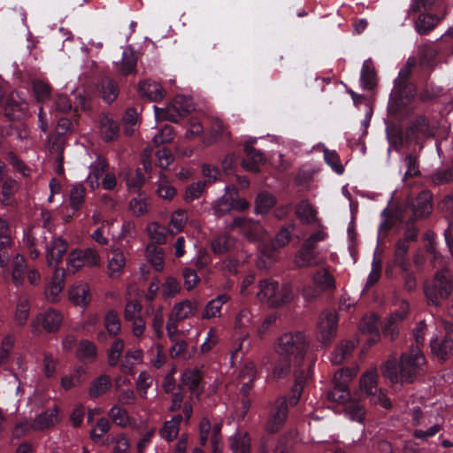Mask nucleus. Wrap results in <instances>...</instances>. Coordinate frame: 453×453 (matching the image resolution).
<instances>
[{
	"mask_svg": "<svg viewBox=\"0 0 453 453\" xmlns=\"http://www.w3.org/2000/svg\"><path fill=\"white\" fill-rule=\"evenodd\" d=\"M308 342L303 332H289L280 335L274 345L278 360L273 373L277 378H284L291 372L292 366L301 365L306 354Z\"/></svg>",
	"mask_w": 453,
	"mask_h": 453,
	"instance_id": "nucleus-1",
	"label": "nucleus"
},
{
	"mask_svg": "<svg viewBox=\"0 0 453 453\" xmlns=\"http://www.w3.org/2000/svg\"><path fill=\"white\" fill-rule=\"evenodd\" d=\"M425 365L426 357L419 347L412 346L408 353L402 354L398 362L395 359L385 362L381 372L383 376L393 384L411 383Z\"/></svg>",
	"mask_w": 453,
	"mask_h": 453,
	"instance_id": "nucleus-2",
	"label": "nucleus"
},
{
	"mask_svg": "<svg viewBox=\"0 0 453 453\" xmlns=\"http://www.w3.org/2000/svg\"><path fill=\"white\" fill-rule=\"evenodd\" d=\"M259 290L257 298L264 303L273 307L280 306L293 299L294 294L289 284L279 285L273 280H263L258 283Z\"/></svg>",
	"mask_w": 453,
	"mask_h": 453,
	"instance_id": "nucleus-3",
	"label": "nucleus"
},
{
	"mask_svg": "<svg viewBox=\"0 0 453 453\" xmlns=\"http://www.w3.org/2000/svg\"><path fill=\"white\" fill-rule=\"evenodd\" d=\"M425 295L430 304L438 306L453 291V276L449 269L440 271L431 283L425 285Z\"/></svg>",
	"mask_w": 453,
	"mask_h": 453,
	"instance_id": "nucleus-4",
	"label": "nucleus"
},
{
	"mask_svg": "<svg viewBox=\"0 0 453 453\" xmlns=\"http://www.w3.org/2000/svg\"><path fill=\"white\" fill-rule=\"evenodd\" d=\"M199 310V303L196 300L186 299L176 303L167 319L166 331L167 334L172 337L175 329H178V322L195 316Z\"/></svg>",
	"mask_w": 453,
	"mask_h": 453,
	"instance_id": "nucleus-5",
	"label": "nucleus"
},
{
	"mask_svg": "<svg viewBox=\"0 0 453 453\" xmlns=\"http://www.w3.org/2000/svg\"><path fill=\"white\" fill-rule=\"evenodd\" d=\"M288 414V406L285 397H278L269 406L268 417L265 429L270 434H276L284 426Z\"/></svg>",
	"mask_w": 453,
	"mask_h": 453,
	"instance_id": "nucleus-6",
	"label": "nucleus"
},
{
	"mask_svg": "<svg viewBox=\"0 0 453 453\" xmlns=\"http://www.w3.org/2000/svg\"><path fill=\"white\" fill-rule=\"evenodd\" d=\"M99 254L94 249H75L73 250L67 257V270L74 273L84 266L91 267L99 265Z\"/></svg>",
	"mask_w": 453,
	"mask_h": 453,
	"instance_id": "nucleus-7",
	"label": "nucleus"
},
{
	"mask_svg": "<svg viewBox=\"0 0 453 453\" xmlns=\"http://www.w3.org/2000/svg\"><path fill=\"white\" fill-rule=\"evenodd\" d=\"M338 315L335 311H324L317 324V336L323 343H327L336 336Z\"/></svg>",
	"mask_w": 453,
	"mask_h": 453,
	"instance_id": "nucleus-8",
	"label": "nucleus"
},
{
	"mask_svg": "<svg viewBox=\"0 0 453 453\" xmlns=\"http://www.w3.org/2000/svg\"><path fill=\"white\" fill-rule=\"evenodd\" d=\"M62 315L54 309H49L44 312L39 313L31 322L34 331H38V327L42 325V328L49 332H56L59 329L62 323Z\"/></svg>",
	"mask_w": 453,
	"mask_h": 453,
	"instance_id": "nucleus-9",
	"label": "nucleus"
},
{
	"mask_svg": "<svg viewBox=\"0 0 453 453\" xmlns=\"http://www.w3.org/2000/svg\"><path fill=\"white\" fill-rule=\"evenodd\" d=\"M68 250V242L60 236H54L46 246V259L50 266H57Z\"/></svg>",
	"mask_w": 453,
	"mask_h": 453,
	"instance_id": "nucleus-10",
	"label": "nucleus"
},
{
	"mask_svg": "<svg viewBox=\"0 0 453 453\" xmlns=\"http://www.w3.org/2000/svg\"><path fill=\"white\" fill-rule=\"evenodd\" d=\"M231 227L239 231L248 239L255 241L262 238L264 228L258 221L247 218H236Z\"/></svg>",
	"mask_w": 453,
	"mask_h": 453,
	"instance_id": "nucleus-11",
	"label": "nucleus"
},
{
	"mask_svg": "<svg viewBox=\"0 0 453 453\" xmlns=\"http://www.w3.org/2000/svg\"><path fill=\"white\" fill-rule=\"evenodd\" d=\"M411 208L414 219H419L427 217L433 209L432 194L428 190L421 191L412 201Z\"/></svg>",
	"mask_w": 453,
	"mask_h": 453,
	"instance_id": "nucleus-12",
	"label": "nucleus"
},
{
	"mask_svg": "<svg viewBox=\"0 0 453 453\" xmlns=\"http://www.w3.org/2000/svg\"><path fill=\"white\" fill-rule=\"evenodd\" d=\"M244 151L247 158L241 163L242 168L249 172L258 173L259 166L265 162L264 154L250 143L245 144Z\"/></svg>",
	"mask_w": 453,
	"mask_h": 453,
	"instance_id": "nucleus-13",
	"label": "nucleus"
},
{
	"mask_svg": "<svg viewBox=\"0 0 453 453\" xmlns=\"http://www.w3.org/2000/svg\"><path fill=\"white\" fill-rule=\"evenodd\" d=\"M238 195V189L234 186L226 188V194L219 198L212 205L214 215L221 217L233 211V196Z\"/></svg>",
	"mask_w": 453,
	"mask_h": 453,
	"instance_id": "nucleus-14",
	"label": "nucleus"
},
{
	"mask_svg": "<svg viewBox=\"0 0 453 453\" xmlns=\"http://www.w3.org/2000/svg\"><path fill=\"white\" fill-rule=\"evenodd\" d=\"M202 374L197 368L187 369L181 375V384L188 388L191 399L193 396L198 398L203 393V388H200Z\"/></svg>",
	"mask_w": 453,
	"mask_h": 453,
	"instance_id": "nucleus-15",
	"label": "nucleus"
},
{
	"mask_svg": "<svg viewBox=\"0 0 453 453\" xmlns=\"http://www.w3.org/2000/svg\"><path fill=\"white\" fill-rule=\"evenodd\" d=\"M126 257L119 249H112L108 255V274L112 279L119 278L125 268Z\"/></svg>",
	"mask_w": 453,
	"mask_h": 453,
	"instance_id": "nucleus-16",
	"label": "nucleus"
},
{
	"mask_svg": "<svg viewBox=\"0 0 453 453\" xmlns=\"http://www.w3.org/2000/svg\"><path fill=\"white\" fill-rule=\"evenodd\" d=\"M296 217L304 224H318L321 226L320 220L317 217V211L307 200L300 201L295 209Z\"/></svg>",
	"mask_w": 453,
	"mask_h": 453,
	"instance_id": "nucleus-17",
	"label": "nucleus"
},
{
	"mask_svg": "<svg viewBox=\"0 0 453 453\" xmlns=\"http://www.w3.org/2000/svg\"><path fill=\"white\" fill-rule=\"evenodd\" d=\"M236 239L226 234L216 235L211 242V250L215 254H225L233 251L236 248Z\"/></svg>",
	"mask_w": 453,
	"mask_h": 453,
	"instance_id": "nucleus-18",
	"label": "nucleus"
},
{
	"mask_svg": "<svg viewBox=\"0 0 453 453\" xmlns=\"http://www.w3.org/2000/svg\"><path fill=\"white\" fill-rule=\"evenodd\" d=\"M58 422V410L57 406L39 414L32 422L33 430H44L55 426Z\"/></svg>",
	"mask_w": 453,
	"mask_h": 453,
	"instance_id": "nucleus-19",
	"label": "nucleus"
},
{
	"mask_svg": "<svg viewBox=\"0 0 453 453\" xmlns=\"http://www.w3.org/2000/svg\"><path fill=\"white\" fill-rule=\"evenodd\" d=\"M139 91L142 96L148 97L152 102L161 101L166 94L159 83L149 80L139 83Z\"/></svg>",
	"mask_w": 453,
	"mask_h": 453,
	"instance_id": "nucleus-20",
	"label": "nucleus"
},
{
	"mask_svg": "<svg viewBox=\"0 0 453 453\" xmlns=\"http://www.w3.org/2000/svg\"><path fill=\"white\" fill-rule=\"evenodd\" d=\"M108 169V163L106 159L98 156L96 160L90 165V173L87 178V182L91 188L99 187V180Z\"/></svg>",
	"mask_w": 453,
	"mask_h": 453,
	"instance_id": "nucleus-21",
	"label": "nucleus"
},
{
	"mask_svg": "<svg viewBox=\"0 0 453 453\" xmlns=\"http://www.w3.org/2000/svg\"><path fill=\"white\" fill-rule=\"evenodd\" d=\"M69 298L76 305L86 306L91 299L88 285L85 282L73 285L69 290Z\"/></svg>",
	"mask_w": 453,
	"mask_h": 453,
	"instance_id": "nucleus-22",
	"label": "nucleus"
},
{
	"mask_svg": "<svg viewBox=\"0 0 453 453\" xmlns=\"http://www.w3.org/2000/svg\"><path fill=\"white\" fill-rule=\"evenodd\" d=\"M430 345L432 352L440 361H445L453 349V341L449 333H447L442 341L438 339L432 340Z\"/></svg>",
	"mask_w": 453,
	"mask_h": 453,
	"instance_id": "nucleus-23",
	"label": "nucleus"
},
{
	"mask_svg": "<svg viewBox=\"0 0 453 453\" xmlns=\"http://www.w3.org/2000/svg\"><path fill=\"white\" fill-rule=\"evenodd\" d=\"M99 123L100 134L104 141H113L119 136V127L112 118L108 115H103L100 118Z\"/></svg>",
	"mask_w": 453,
	"mask_h": 453,
	"instance_id": "nucleus-24",
	"label": "nucleus"
},
{
	"mask_svg": "<svg viewBox=\"0 0 453 453\" xmlns=\"http://www.w3.org/2000/svg\"><path fill=\"white\" fill-rule=\"evenodd\" d=\"M137 58L132 49H127L122 55V60L117 64L118 73L127 76L136 72Z\"/></svg>",
	"mask_w": 453,
	"mask_h": 453,
	"instance_id": "nucleus-25",
	"label": "nucleus"
},
{
	"mask_svg": "<svg viewBox=\"0 0 453 453\" xmlns=\"http://www.w3.org/2000/svg\"><path fill=\"white\" fill-rule=\"evenodd\" d=\"M295 265L297 267H311L319 265L318 253L305 245H302L295 257Z\"/></svg>",
	"mask_w": 453,
	"mask_h": 453,
	"instance_id": "nucleus-26",
	"label": "nucleus"
},
{
	"mask_svg": "<svg viewBox=\"0 0 453 453\" xmlns=\"http://www.w3.org/2000/svg\"><path fill=\"white\" fill-rule=\"evenodd\" d=\"M229 300L226 294H222L207 303L202 314L204 319L212 318H219L221 315V308L224 303Z\"/></svg>",
	"mask_w": 453,
	"mask_h": 453,
	"instance_id": "nucleus-27",
	"label": "nucleus"
},
{
	"mask_svg": "<svg viewBox=\"0 0 453 453\" xmlns=\"http://www.w3.org/2000/svg\"><path fill=\"white\" fill-rule=\"evenodd\" d=\"M314 286L320 291H328L335 288L334 276L327 269H319L312 276Z\"/></svg>",
	"mask_w": 453,
	"mask_h": 453,
	"instance_id": "nucleus-28",
	"label": "nucleus"
},
{
	"mask_svg": "<svg viewBox=\"0 0 453 453\" xmlns=\"http://www.w3.org/2000/svg\"><path fill=\"white\" fill-rule=\"evenodd\" d=\"M111 386V377L107 374H101L92 380L88 388V395L92 398H97L104 395Z\"/></svg>",
	"mask_w": 453,
	"mask_h": 453,
	"instance_id": "nucleus-29",
	"label": "nucleus"
},
{
	"mask_svg": "<svg viewBox=\"0 0 453 453\" xmlns=\"http://www.w3.org/2000/svg\"><path fill=\"white\" fill-rule=\"evenodd\" d=\"M356 347L352 341L342 342L331 355V361L334 365H340L351 357Z\"/></svg>",
	"mask_w": 453,
	"mask_h": 453,
	"instance_id": "nucleus-30",
	"label": "nucleus"
},
{
	"mask_svg": "<svg viewBox=\"0 0 453 453\" xmlns=\"http://www.w3.org/2000/svg\"><path fill=\"white\" fill-rule=\"evenodd\" d=\"M99 90L103 99L108 104L112 103L119 92L118 84L110 77L101 80Z\"/></svg>",
	"mask_w": 453,
	"mask_h": 453,
	"instance_id": "nucleus-31",
	"label": "nucleus"
},
{
	"mask_svg": "<svg viewBox=\"0 0 453 453\" xmlns=\"http://www.w3.org/2000/svg\"><path fill=\"white\" fill-rule=\"evenodd\" d=\"M30 311V303L26 296H19L17 301L14 321L17 325L24 326L28 319Z\"/></svg>",
	"mask_w": 453,
	"mask_h": 453,
	"instance_id": "nucleus-32",
	"label": "nucleus"
},
{
	"mask_svg": "<svg viewBox=\"0 0 453 453\" xmlns=\"http://www.w3.org/2000/svg\"><path fill=\"white\" fill-rule=\"evenodd\" d=\"M409 247L410 245L404 240H398L395 246L394 264L399 266L402 271H406L407 267H410L407 258Z\"/></svg>",
	"mask_w": 453,
	"mask_h": 453,
	"instance_id": "nucleus-33",
	"label": "nucleus"
},
{
	"mask_svg": "<svg viewBox=\"0 0 453 453\" xmlns=\"http://www.w3.org/2000/svg\"><path fill=\"white\" fill-rule=\"evenodd\" d=\"M181 420L182 416L178 414L173 416L172 419L165 422L163 427L160 429L161 437L168 441L174 440L179 434Z\"/></svg>",
	"mask_w": 453,
	"mask_h": 453,
	"instance_id": "nucleus-34",
	"label": "nucleus"
},
{
	"mask_svg": "<svg viewBox=\"0 0 453 453\" xmlns=\"http://www.w3.org/2000/svg\"><path fill=\"white\" fill-rule=\"evenodd\" d=\"M19 183L12 178H7L1 187L0 203L2 205H10L15 193L19 190Z\"/></svg>",
	"mask_w": 453,
	"mask_h": 453,
	"instance_id": "nucleus-35",
	"label": "nucleus"
},
{
	"mask_svg": "<svg viewBox=\"0 0 453 453\" xmlns=\"http://www.w3.org/2000/svg\"><path fill=\"white\" fill-rule=\"evenodd\" d=\"M378 372L372 369L365 372L360 380V388L368 395H373L378 392L377 388Z\"/></svg>",
	"mask_w": 453,
	"mask_h": 453,
	"instance_id": "nucleus-36",
	"label": "nucleus"
},
{
	"mask_svg": "<svg viewBox=\"0 0 453 453\" xmlns=\"http://www.w3.org/2000/svg\"><path fill=\"white\" fill-rule=\"evenodd\" d=\"M147 257L156 271L161 272L164 269V255L161 248L150 244L146 249Z\"/></svg>",
	"mask_w": 453,
	"mask_h": 453,
	"instance_id": "nucleus-37",
	"label": "nucleus"
},
{
	"mask_svg": "<svg viewBox=\"0 0 453 453\" xmlns=\"http://www.w3.org/2000/svg\"><path fill=\"white\" fill-rule=\"evenodd\" d=\"M153 110L155 112V118L157 121L167 120L171 122H177L178 119L180 117L176 108L173 107V104L172 102L165 108H160L155 105L153 106Z\"/></svg>",
	"mask_w": 453,
	"mask_h": 453,
	"instance_id": "nucleus-38",
	"label": "nucleus"
},
{
	"mask_svg": "<svg viewBox=\"0 0 453 453\" xmlns=\"http://www.w3.org/2000/svg\"><path fill=\"white\" fill-rule=\"evenodd\" d=\"M27 265L23 256L16 255L12 261V281L19 286L23 283Z\"/></svg>",
	"mask_w": 453,
	"mask_h": 453,
	"instance_id": "nucleus-39",
	"label": "nucleus"
},
{
	"mask_svg": "<svg viewBox=\"0 0 453 453\" xmlns=\"http://www.w3.org/2000/svg\"><path fill=\"white\" fill-rule=\"evenodd\" d=\"M85 194L86 189L81 184L75 185L71 188L69 194V204L73 211H77L81 208L84 203Z\"/></svg>",
	"mask_w": 453,
	"mask_h": 453,
	"instance_id": "nucleus-40",
	"label": "nucleus"
},
{
	"mask_svg": "<svg viewBox=\"0 0 453 453\" xmlns=\"http://www.w3.org/2000/svg\"><path fill=\"white\" fill-rule=\"evenodd\" d=\"M124 341L120 338H115L107 352V362L111 367L118 365L119 357L124 350Z\"/></svg>",
	"mask_w": 453,
	"mask_h": 453,
	"instance_id": "nucleus-41",
	"label": "nucleus"
},
{
	"mask_svg": "<svg viewBox=\"0 0 453 453\" xmlns=\"http://www.w3.org/2000/svg\"><path fill=\"white\" fill-rule=\"evenodd\" d=\"M179 335L180 331L178 329H175V332L173 334L172 337L168 335L170 341L173 343L170 349V355L172 357H186V349L188 344L184 340H180Z\"/></svg>",
	"mask_w": 453,
	"mask_h": 453,
	"instance_id": "nucleus-42",
	"label": "nucleus"
},
{
	"mask_svg": "<svg viewBox=\"0 0 453 453\" xmlns=\"http://www.w3.org/2000/svg\"><path fill=\"white\" fill-rule=\"evenodd\" d=\"M104 327L109 335L116 337L120 332L121 325L116 311H109L104 317Z\"/></svg>",
	"mask_w": 453,
	"mask_h": 453,
	"instance_id": "nucleus-43",
	"label": "nucleus"
},
{
	"mask_svg": "<svg viewBox=\"0 0 453 453\" xmlns=\"http://www.w3.org/2000/svg\"><path fill=\"white\" fill-rule=\"evenodd\" d=\"M108 416L115 424L121 427H127L130 423L128 412L119 405H113L110 409Z\"/></svg>",
	"mask_w": 453,
	"mask_h": 453,
	"instance_id": "nucleus-44",
	"label": "nucleus"
},
{
	"mask_svg": "<svg viewBox=\"0 0 453 453\" xmlns=\"http://www.w3.org/2000/svg\"><path fill=\"white\" fill-rule=\"evenodd\" d=\"M357 375V368H342L334 376V384L349 388V383Z\"/></svg>",
	"mask_w": 453,
	"mask_h": 453,
	"instance_id": "nucleus-45",
	"label": "nucleus"
},
{
	"mask_svg": "<svg viewBox=\"0 0 453 453\" xmlns=\"http://www.w3.org/2000/svg\"><path fill=\"white\" fill-rule=\"evenodd\" d=\"M438 23V19L431 14H420L416 21V28L421 35L427 34Z\"/></svg>",
	"mask_w": 453,
	"mask_h": 453,
	"instance_id": "nucleus-46",
	"label": "nucleus"
},
{
	"mask_svg": "<svg viewBox=\"0 0 453 453\" xmlns=\"http://www.w3.org/2000/svg\"><path fill=\"white\" fill-rule=\"evenodd\" d=\"M427 179L434 186L445 185L453 180V172L450 168L439 169L431 173Z\"/></svg>",
	"mask_w": 453,
	"mask_h": 453,
	"instance_id": "nucleus-47",
	"label": "nucleus"
},
{
	"mask_svg": "<svg viewBox=\"0 0 453 453\" xmlns=\"http://www.w3.org/2000/svg\"><path fill=\"white\" fill-rule=\"evenodd\" d=\"M250 446V439L248 434H236L230 442V448L234 453H249Z\"/></svg>",
	"mask_w": 453,
	"mask_h": 453,
	"instance_id": "nucleus-48",
	"label": "nucleus"
},
{
	"mask_svg": "<svg viewBox=\"0 0 453 453\" xmlns=\"http://www.w3.org/2000/svg\"><path fill=\"white\" fill-rule=\"evenodd\" d=\"M416 64L417 62L415 58L411 57L407 59L406 64L403 68H401L398 77L395 81V88L402 89L405 86V83L408 81L412 69L416 66Z\"/></svg>",
	"mask_w": 453,
	"mask_h": 453,
	"instance_id": "nucleus-49",
	"label": "nucleus"
},
{
	"mask_svg": "<svg viewBox=\"0 0 453 453\" xmlns=\"http://www.w3.org/2000/svg\"><path fill=\"white\" fill-rule=\"evenodd\" d=\"M188 220L187 211L181 209L175 211L171 217L170 231L173 234L180 232Z\"/></svg>",
	"mask_w": 453,
	"mask_h": 453,
	"instance_id": "nucleus-50",
	"label": "nucleus"
},
{
	"mask_svg": "<svg viewBox=\"0 0 453 453\" xmlns=\"http://www.w3.org/2000/svg\"><path fill=\"white\" fill-rule=\"evenodd\" d=\"M276 203L274 196L269 193H260L256 199V211L257 213L267 212Z\"/></svg>",
	"mask_w": 453,
	"mask_h": 453,
	"instance_id": "nucleus-51",
	"label": "nucleus"
},
{
	"mask_svg": "<svg viewBox=\"0 0 453 453\" xmlns=\"http://www.w3.org/2000/svg\"><path fill=\"white\" fill-rule=\"evenodd\" d=\"M77 355L80 358L93 361L96 357V347L88 340L81 341L79 344Z\"/></svg>",
	"mask_w": 453,
	"mask_h": 453,
	"instance_id": "nucleus-52",
	"label": "nucleus"
},
{
	"mask_svg": "<svg viewBox=\"0 0 453 453\" xmlns=\"http://www.w3.org/2000/svg\"><path fill=\"white\" fill-rule=\"evenodd\" d=\"M157 194L159 197L171 201L176 196V189L164 177H161L157 183Z\"/></svg>",
	"mask_w": 453,
	"mask_h": 453,
	"instance_id": "nucleus-53",
	"label": "nucleus"
},
{
	"mask_svg": "<svg viewBox=\"0 0 453 453\" xmlns=\"http://www.w3.org/2000/svg\"><path fill=\"white\" fill-rule=\"evenodd\" d=\"M111 422L106 418H100L96 424L94 429L90 432V438L94 441H98L104 434H106L111 429Z\"/></svg>",
	"mask_w": 453,
	"mask_h": 453,
	"instance_id": "nucleus-54",
	"label": "nucleus"
},
{
	"mask_svg": "<svg viewBox=\"0 0 453 453\" xmlns=\"http://www.w3.org/2000/svg\"><path fill=\"white\" fill-rule=\"evenodd\" d=\"M327 398L337 403H345L349 399V390L334 384L333 389L327 393Z\"/></svg>",
	"mask_w": 453,
	"mask_h": 453,
	"instance_id": "nucleus-55",
	"label": "nucleus"
},
{
	"mask_svg": "<svg viewBox=\"0 0 453 453\" xmlns=\"http://www.w3.org/2000/svg\"><path fill=\"white\" fill-rule=\"evenodd\" d=\"M204 188L205 182L202 180L190 184L186 188L184 200L187 203H191L194 200L198 199L204 191Z\"/></svg>",
	"mask_w": 453,
	"mask_h": 453,
	"instance_id": "nucleus-56",
	"label": "nucleus"
},
{
	"mask_svg": "<svg viewBox=\"0 0 453 453\" xmlns=\"http://www.w3.org/2000/svg\"><path fill=\"white\" fill-rule=\"evenodd\" d=\"M174 138L173 128L170 125L164 126L157 134L154 135L152 142L156 146L171 142Z\"/></svg>",
	"mask_w": 453,
	"mask_h": 453,
	"instance_id": "nucleus-57",
	"label": "nucleus"
},
{
	"mask_svg": "<svg viewBox=\"0 0 453 453\" xmlns=\"http://www.w3.org/2000/svg\"><path fill=\"white\" fill-rule=\"evenodd\" d=\"M211 132L214 141L220 137L230 135L226 126L224 124L222 119L217 117H212L211 119Z\"/></svg>",
	"mask_w": 453,
	"mask_h": 453,
	"instance_id": "nucleus-58",
	"label": "nucleus"
},
{
	"mask_svg": "<svg viewBox=\"0 0 453 453\" xmlns=\"http://www.w3.org/2000/svg\"><path fill=\"white\" fill-rule=\"evenodd\" d=\"M147 232L152 241L158 244H163L166 241L165 228L157 223H150L147 226Z\"/></svg>",
	"mask_w": 453,
	"mask_h": 453,
	"instance_id": "nucleus-59",
	"label": "nucleus"
},
{
	"mask_svg": "<svg viewBox=\"0 0 453 453\" xmlns=\"http://www.w3.org/2000/svg\"><path fill=\"white\" fill-rule=\"evenodd\" d=\"M114 443L111 453H130V441L125 434H120L111 439Z\"/></svg>",
	"mask_w": 453,
	"mask_h": 453,
	"instance_id": "nucleus-60",
	"label": "nucleus"
},
{
	"mask_svg": "<svg viewBox=\"0 0 453 453\" xmlns=\"http://www.w3.org/2000/svg\"><path fill=\"white\" fill-rule=\"evenodd\" d=\"M172 103L173 104V107L176 108L180 117L188 113L193 108L190 99L182 95L176 96L173 99Z\"/></svg>",
	"mask_w": 453,
	"mask_h": 453,
	"instance_id": "nucleus-61",
	"label": "nucleus"
},
{
	"mask_svg": "<svg viewBox=\"0 0 453 453\" xmlns=\"http://www.w3.org/2000/svg\"><path fill=\"white\" fill-rule=\"evenodd\" d=\"M149 202L144 197L133 198L129 203V208L134 215L139 217L148 211Z\"/></svg>",
	"mask_w": 453,
	"mask_h": 453,
	"instance_id": "nucleus-62",
	"label": "nucleus"
},
{
	"mask_svg": "<svg viewBox=\"0 0 453 453\" xmlns=\"http://www.w3.org/2000/svg\"><path fill=\"white\" fill-rule=\"evenodd\" d=\"M404 163L407 167V170L404 173V180L416 177L420 174L418 159L415 156L411 154L406 155L404 157Z\"/></svg>",
	"mask_w": 453,
	"mask_h": 453,
	"instance_id": "nucleus-63",
	"label": "nucleus"
},
{
	"mask_svg": "<svg viewBox=\"0 0 453 453\" xmlns=\"http://www.w3.org/2000/svg\"><path fill=\"white\" fill-rule=\"evenodd\" d=\"M345 412L352 420L357 422H362L364 420L365 411L359 403H349L345 408Z\"/></svg>",
	"mask_w": 453,
	"mask_h": 453,
	"instance_id": "nucleus-64",
	"label": "nucleus"
}]
</instances>
